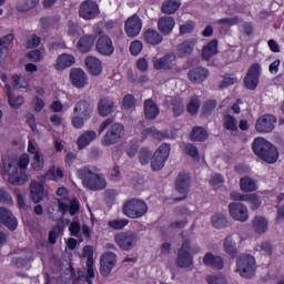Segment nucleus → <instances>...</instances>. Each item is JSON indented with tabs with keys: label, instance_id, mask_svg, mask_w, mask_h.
<instances>
[{
	"label": "nucleus",
	"instance_id": "9",
	"mask_svg": "<svg viewBox=\"0 0 284 284\" xmlns=\"http://www.w3.org/2000/svg\"><path fill=\"white\" fill-rule=\"evenodd\" d=\"M114 242L123 252H130L139 243V236L134 233L121 232L115 234Z\"/></svg>",
	"mask_w": 284,
	"mask_h": 284
},
{
	"label": "nucleus",
	"instance_id": "19",
	"mask_svg": "<svg viewBox=\"0 0 284 284\" xmlns=\"http://www.w3.org/2000/svg\"><path fill=\"white\" fill-rule=\"evenodd\" d=\"M70 81L74 88H85L88 85V75L83 69L73 68L70 71Z\"/></svg>",
	"mask_w": 284,
	"mask_h": 284
},
{
	"label": "nucleus",
	"instance_id": "12",
	"mask_svg": "<svg viewBox=\"0 0 284 284\" xmlns=\"http://www.w3.org/2000/svg\"><path fill=\"white\" fill-rule=\"evenodd\" d=\"M95 50L102 57H112L114 54V43L108 34L101 36L95 42Z\"/></svg>",
	"mask_w": 284,
	"mask_h": 284
},
{
	"label": "nucleus",
	"instance_id": "5",
	"mask_svg": "<svg viewBox=\"0 0 284 284\" xmlns=\"http://www.w3.org/2000/svg\"><path fill=\"white\" fill-rule=\"evenodd\" d=\"M122 213L128 219H142L148 214V203L141 199L133 197L123 203Z\"/></svg>",
	"mask_w": 284,
	"mask_h": 284
},
{
	"label": "nucleus",
	"instance_id": "17",
	"mask_svg": "<svg viewBox=\"0 0 284 284\" xmlns=\"http://www.w3.org/2000/svg\"><path fill=\"white\" fill-rule=\"evenodd\" d=\"M175 263L178 267H190V265H192V255L190 254V241L184 240V242L182 243Z\"/></svg>",
	"mask_w": 284,
	"mask_h": 284
},
{
	"label": "nucleus",
	"instance_id": "64",
	"mask_svg": "<svg viewBox=\"0 0 284 284\" xmlns=\"http://www.w3.org/2000/svg\"><path fill=\"white\" fill-rule=\"evenodd\" d=\"M8 103L10 105V108H21V105H23V103H26V100L23 99V95H18L14 98V95L12 98H10L8 100Z\"/></svg>",
	"mask_w": 284,
	"mask_h": 284
},
{
	"label": "nucleus",
	"instance_id": "55",
	"mask_svg": "<svg viewBox=\"0 0 284 284\" xmlns=\"http://www.w3.org/2000/svg\"><path fill=\"white\" fill-rule=\"evenodd\" d=\"M85 121H89V119L83 118L79 114H73L71 124L73 125V128H75V130H81V128H83V125H85Z\"/></svg>",
	"mask_w": 284,
	"mask_h": 284
},
{
	"label": "nucleus",
	"instance_id": "8",
	"mask_svg": "<svg viewBox=\"0 0 284 284\" xmlns=\"http://www.w3.org/2000/svg\"><path fill=\"white\" fill-rule=\"evenodd\" d=\"M101 14V10L99 9V3L93 0H84L80 3L79 7V17L84 19V21H92V19H97Z\"/></svg>",
	"mask_w": 284,
	"mask_h": 284
},
{
	"label": "nucleus",
	"instance_id": "45",
	"mask_svg": "<svg viewBox=\"0 0 284 284\" xmlns=\"http://www.w3.org/2000/svg\"><path fill=\"white\" fill-rule=\"evenodd\" d=\"M207 139V131L203 126H194L191 133V141H205Z\"/></svg>",
	"mask_w": 284,
	"mask_h": 284
},
{
	"label": "nucleus",
	"instance_id": "37",
	"mask_svg": "<svg viewBox=\"0 0 284 284\" xmlns=\"http://www.w3.org/2000/svg\"><path fill=\"white\" fill-rule=\"evenodd\" d=\"M175 190H178L180 194H187L190 190V175L180 173L176 179Z\"/></svg>",
	"mask_w": 284,
	"mask_h": 284
},
{
	"label": "nucleus",
	"instance_id": "31",
	"mask_svg": "<svg viewBox=\"0 0 284 284\" xmlns=\"http://www.w3.org/2000/svg\"><path fill=\"white\" fill-rule=\"evenodd\" d=\"M143 40L149 45H160V43H163V36L155 29H148L143 33Z\"/></svg>",
	"mask_w": 284,
	"mask_h": 284
},
{
	"label": "nucleus",
	"instance_id": "43",
	"mask_svg": "<svg viewBox=\"0 0 284 284\" xmlns=\"http://www.w3.org/2000/svg\"><path fill=\"white\" fill-rule=\"evenodd\" d=\"M44 179H47V181H61V179H63V170L59 166H51L45 173Z\"/></svg>",
	"mask_w": 284,
	"mask_h": 284
},
{
	"label": "nucleus",
	"instance_id": "38",
	"mask_svg": "<svg viewBox=\"0 0 284 284\" xmlns=\"http://www.w3.org/2000/svg\"><path fill=\"white\" fill-rule=\"evenodd\" d=\"M217 53H219V41L213 40L203 48L202 59H204V61H210L212 57H214V54H217Z\"/></svg>",
	"mask_w": 284,
	"mask_h": 284
},
{
	"label": "nucleus",
	"instance_id": "23",
	"mask_svg": "<svg viewBox=\"0 0 284 284\" xmlns=\"http://www.w3.org/2000/svg\"><path fill=\"white\" fill-rule=\"evenodd\" d=\"M84 63L88 72H90V74L93 77H99V74L103 72V64L101 63V60L94 55L87 57Z\"/></svg>",
	"mask_w": 284,
	"mask_h": 284
},
{
	"label": "nucleus",
	"instance_id": "53",
	"mask_svg": "<svg viewBox=\"0 0 284 284\" xmlns=\"http://www.w3.org/2000/svg\"><path fill=\"white\" fill-rule=\"evenodd\" d=\"M184 152L189 156H192L193 161H199V159H201V155L199 154V149L193 144H186L184 148Z\"/></svg>",
	"mask_w": 284,
	"mask_h": 284
},
{
	"label": "nucleus",
	"instance_id": "60",
	"mask_svg": "<svg viewBox=\"0 0 284 284\" xmlns=\"http://www.w3.org/2000/svg\"><path fill=\"white\" fill-rule=\"evenodd\" d=\"M128 223H130V221L125 219L113 220L109 222V227H111L112 230H123V227H125Z\"/></svg>",
	"mask_w": 284,
	"mask_h": 284
},
{
	"label": "nucleus",
	"instance_id": "30",
	"mask_svg": "<svg viewBox=\"0 0 284 284\" xmlns=\"http://www.w3.org/2000/svg\"><path fill=\"white\" fill-rule=\"evenodd\" d=\"M92 141H97V131H84L77 140L78 150H85Z\"/></svg>",
	"mask_w": 284,
	"mask_h": 284
},
{
	"label": "nucleus",
	"instance_id": "49",
	"mask_svg": "<svg viewBox=\"0 0 284 284\" xmlns=\"http://www.w3.org/2000/svg\"><path fill=\"white\" fill-rule=\"evenodd\" d=\"M12 41H14V36L12 33L0 38V54H8V47L6 45H10Z\"/></svg>",
	"mask_w": 284,
	"mask_h": 284
},
{
	"label": "nucleus",
	"instance_id": "35",
	"mask_svg": "<svg viewBox=\"0 0 284 284\" xmlns=\"http://www.w3.org/2000/svg\"><path fill=\"white\" fill-rule=\"evenodd\" d=\"M268 225L267 219L263 216H255L252 220V227L255 234H265L268 230Z\"/></svg>",
	"mask_w": 284,
	"mask_h": 284
},
{
	"label": "nucleus",
	"instance_id": "10",
	"mask_svg": "<svg viewBox=\"0 0 284 284\" xmlns=\"http://www.w3.org/2000/svg\"><path fill=\"white\" fill-rule=\"evenodd\" d=\"M229 214L233 221H239V223H246V221H250V211L247 210V206L241 202L230 203Z\"/></svg>",
	"mask_w": 284,
	"mask_h": 284
},
{
	"label": "nucleus",
	"instance_id": "44",
	"mask_svg": "<svg viewBox=\"0 0 284 284\" xmlns=\"http://www.w3.org/2000/svg\"><path fill=\"white\" fill-rule=\"evenodd\" d=\"M240 187L243 192H255L256 182L251 178H242L240 180Z\"/></svg>",
	"mask_w": 284,
	"mask_h": 284
},
{
	"label": "nucleus",
	"instance_id": "50",
	"mask_svg": "<svg viewBox=\"0 0 284 284\" xmlns=\"http://www.w3.org/2000/svg\"><path fill=\"white\" fill-rule=\"evenodd\" d=\"M199 108H201V102L199 101V98L196 95L192 97L186 110L189 114H197L199 113Z\"/></svg>",
	"mask_w": 284,
	"mask_h": 284
},
{
	"label": "nucleus",
	"instance_id": "3",
	"mask_svg": "<svg viewBox=\"0 0 284 284\" xmlns=\"http://www.w3.org/2000/svg\"><path fill=\"white\" fill-rule=\"evenodd\" d=\"M254 154L265 163H276L278 161V149L264 138H256L252 143Z\"/></svg>",
	"mask_w": 284,
	"mask_h": 284
},
{
	"label": "nucleus",
	"instance_id": "42",
	"mask_svg": "<svg viewBox=\"0 0 284 284\" xmlns=\"http://www.w3.org/2000/svg\"><path fill=\"white\" fill-rule=\"evenodd\" d=\"M211 223L215 230H223L224 227H227L229 223L227 217L223 214H215L211 219Z\"/></svg>",
	"mask_w": 284,
	"mask_h": 284
},
{
	"label": "nucleus",
	"instance_id": "25",
	"mask_svg": "<svg viewBox=\"0 0 284 284\" xmlns=\"http://www.w3.org/2000/svg\"><path fill=\"white\" fill-rule=\"evenodd\" d=\"M114 99L112 98H102L98 103V112L100 116H110L114 112Z\"/></svg>",
	"mask_w": 284,
	"mask_h": 284
},
{
	"label": "nucleus",
	"instance_id": "36",
	"mask_svg": "<svg viewBox=\"0 0 284 284\" xmlns=\"http://www.w3.org/2000/svg\"><path fill=\"white\" fill-rule=\"evenodd\" d=\"M223 251L225 254H229V256H236V254H239V248L236 247V240L234 239V235H227L223 240Z\"/></svg>",
	"mask_w": 284,
	"mask_h": 284
},
{
	"label": "nucleus",
	"instance_id": "48",
	"mask_svg": "<svg viewBox=\"0 0 284 284\" xmlns=\"http://www.w3.org/2000/svg\"><path fill=\"white\" fill-rule=\"evenodd\" d=\"M223 125L225 130H230L231 132H236V130H239V122L230 114L224 116Z\"/></svg>",
	"mask_w": 284,
	"mask_h": 284
},
{
	"label": "nucleus",
	"instance_id": "39",
	"mask_svg": "<svg viewBox=\"0 0 284 284\" xmlns=\"http://www.w3.org/2000/svg\"><path fill=\"white\" fill-rule=\"evenodd\" d=\"M181 8V0H169L162 3L163 14H174Z\"/></svg>",
	"mask_w": 284,
	"mask_h": 284
},
{
	"label": "nucleus",
	"instance_id": "15",
	"mask_svg": "<svg viewBox=\"0 0 284 284\" xmlns=\"http://www.w3.org/2000/svg\"><path fill=\"white\" fill-rule=\"evenodd\" d=\"M116 265V254L106 252L100 258V274L101 276H110L112 270Z\"/></svg>",
	"mask_w": 284,
	"mask_h": 284
},
{
	"label": "nucleus",
	"instance_id": "63",
	"mask_svg": "<svg viewBox=\"0 0 284 284\" xmlns=\"http://www.w3.org/2000/svg\"><path fill=\"white\" fill-rule=\"evenodd\" d=\"M143 50V42L140 40H134L130 45V52L133 54V57H136L138 54H141Z\"/></svg>",
	"mask_w": 284,
	"mask_h": 284
},
{
	"label": "nucleus",
	"instance_id": "13",
	"mask_svg": "<svg viewBox=\"0 0 284 284\" xmlns=\"http://www.w3.org/2000/svg\"><path fill=\"white\" fill-rule=\"evenodd\" d=\"M261 77V64L253 63L244 78V85L247 90H256Z\"/></svg>",
	"mask_w": 284,
	"mask_h": 284
},
{
	"label": "nucleus",
	"instance_id": "58",
	"mask_svg": "<svg viewBox=\"0 0 284 284\" xmlns=\"http://www.w3.org/2000/svg\"><path fill=\"white\" fill-rule=\"evenodd\" d=\"M195 24L192 20L186 21L180 26V34H192L194 32Z\"/></svg>",
	"mask_w": 284,
	"mask_h": 284
},
{
	"label": "nucleus",
	"instance_id": "14",
	"mask_svg": "<svg viewBox=\"0 0 284 284\" xmlns=\"http://www.w3.org/2000/svg\"><path fill=\"white\" fill-rule=\"evenodd\" d=\"M276 116L272 114H264L257 119L255 123V130L261 134H268V132H272L274 130V124L276 123Z\"/></svg>",
	"mask_w": 284,
	"mask_h": 284
},
{
	"label": "nucleus",
	"instance_id": "7",
	"mask_svg": "<svg viewBox=\"0 0 284 284\" xmlns=\"http://www.w3.org/2000/svg\"><path fill=\"white\" fill-rule=\"evenodd\" d=\"M170 159V144L163 143L160 148L154 152L153 158L151 159V168L154 172H159L163 170L165 166V161Z\"/></svg>",
	"mask_w": 284,
	"mask_h": 284
},
{
	"label": "nucleus",
	"instance_id": "20",
	"mask_svg": "<svg viewBox=\"0 0 284 284\" xmlns=\"http://www.w3.org/2000/svg\"><path fill=\"white\" fill-rule=\"evenodd\" d=\"M94 108L92 103L88 100H80L73 109V114H78L79 116H83V119H92V112Z\"/></svg>",
	"mask_w": 284,
	"mask_h": 284
},
{
	"label": "nucleus",
	"instance_id": "21",
	"mask_svg": "<svg viewBox=\"0 0 284 284\" xmlns=\"http://www.w3.org/2000/svg\"><path fill=\"white\" fill-rule=\"evenodd\" d=\"M174 61H176V57L173 54L153 58V68L154 70H172L174 68Z\"/></svg>",
	"mask_w": 284,
	"mask_h": 284
},
{
	"label": "nucleus",
	"instance_id": "22",
	"mask_svg": "<svg viewBox=\"0 0 284 284\" xmlns=\"http://www.w3.org/2000/svg\"><path fill=\"white\" fill-rule=\"evenodd\" d=\"M202 263L212 270H223V267H225V262L221 255H214L213 253H206L203 256Z\"/></svg>",
	"mask_w": 284,
	"mask_h": 284
},
{
	"label": "nucleus",
	"instance_id": "41",
	"mask_svg": "<svg viewBox=\"0 0 284 284\" xmlns=\"http://www.w3.org/2000/svg\"><path fill=\"white\" fill-rule=\"evenodd\" d=\"M142 136H152L153 139H156L158 141H163L168 135L165 133L159 131L155 126L146 128L142 131Z\"/></svg>",
	"mask_w": 284,
	"mask_h": 284
},
{
	"label": "nucleus",
	"instance_id": "11",
	"mask_svg": "<svg viewBox=\"0 0 284 284\" xmlns=\"http://www.w3.org/2000/svg\"><path fill=\"white\" fill-rule=\"evenodd\" d=\"M141 30H143V20L141 17H139V14L134 13L125 20L124 31L130 39L139 37V34H141Z\"/></svg>",
	"mask_w": 284,
	"mask_h": 284
},
{
	"label": "nucleus",
	"instance_id": "28",
	"mask_svg": "<svg viewBox=\"0 0 284 284\" xmlns=\"http://www.w3.org/2000/svg\"><path fill=\"white\" fill-rule=\"evenodd\" d=\"M94 41H97V37H94L93 34L83 36L79 39L77 48L82 54H85L90 52V50H92Z\"/></svg>",
	"mask_w": 284,
	"mask_h": 284
},
{
	"label": "nucleus",
	"instance_id": "24",
	"mask_svg": "<svg viewBox=\"0 0 284 284\" xmlns=\"http://www.w3.org/2000/svg\"><path fill=\"white\" fill-rule=\"evenodd\" d=\"M233 201H248L251 210H258L261 207V200L255 194H241L233 192L231 193Z\"/></svg>",
	"mask_w": 284,
	"mask_h": 284
},
{
	"label": "nucleus",
	"instance_id": "34",
	"mask_svg": "<svg viewBox=\"0 0 284 284\" xmlns=\"http://www.w3.org/2000/svg\"><path fill=\"white\" fill-rule=\"evenodd\" d=\"M159 105L152 99L144 101V114L149 121H154L159 116Z\"/></svg>",
	"mask_w": 284,
	"mask_h": 284
},
{
	"label": "nucleus",
	"instance_id": "1",
	"mask_svg": "<svg viewBox=\"0 0 284 284\" xmlns=\"http://www.w3.org/2000/svg\"><path fill=\"white\" fill-rule=\"evenodd\" d=\"M77 175L81 179L83 187L91 192H99L108 187L105 175L101 173V169L98 166H83L77 171Z\"/></svg>",
	"mask_w": 284,
	"mask_h": 284
},
{
	"label": "nucleus",
	"instance_id": "6",
	"mask_svg": "<svg viewBox=\"0 0 284 284\" xmlns=\"http://www.w3.org/2000/svg\"><path fill=\"white\" fill-rule=\"evenodd\" d=\"M237 267L235 272L242 276V278H252L256 274V260L252 255L242 254L237 258Z\"/></svg>",
	"mask_w": 284,
	"mask_h": 284
},
{
	"label": "nucleus",
	"instance_id": "16",
	"mask_svg": "<svg viewBox=\"0 0 284 284\" xmlns=\"http://www.w3.org/2000/svg\"><path fill=\"white\" fill-rule=\"evenodd\" d=\"M0 223L10 230V232H14L19 227V221L12 214V211L6 206L0 207Z\"/></svg>",
	"mask_w": 284,
	"mask_h": 284
},
{
	"label": "nucleus",
	"instance_id": "56",
	"mask_svg": "<svg viewBox=\"0 0 284 284\" xmlns=\"http://www.w3.org/2000/svg\"><path fill=\"white\" fill-rule=\"evenodd\" d=\"M206 283L207 284H230V282H227V278H225V276L223 275H209L206 277Z\"/></svg>",
	"mask_w": 284,
	"mask_h": 284
},
{
	"label": "nucleus",
	"instance_id": "4",
	"mask_svg": "<svg viewBox=\"0 0 284 284\" xmlns=\"http://www.w3.org/2000/svg\"><path fill=\"white\" fill-rule=\"evenodd\" d=\"M3 171L9 174L8 181L11 185H24L28 183V173L19 169V164L16 160H3Z\"/></svg>",
	"mask_w": 284,
	"mask_h": 284
},
{
	"label": "nucleus",
	"instance_id": "61",
	"mask_svg": "<svg viewBox=\"0 0 284 284\" xmlns=\"http://www.w3.org/2000/svg\"><path fill=\"white\" fill-rule=\"evenodd\" d=\"M216 108V100H209L204 103L202 112L205 116H210L212 111Z\"/></svg>",
	"mask_w": 284,
	"mask_h": 284
},
{
	"label": "nucleus",
	"instance_id": "62",
	"mask_svg": "<svg viewBox=\"0 0 284 284\" xmlns=\"http://www.w3.org/2000/svg\"><path fill=\"white\" fill-rule=\"evenodd\" d=\"M60 234H61V225L53 226V229L49 233V243H51V245H54Z\"/></svg>",
	"mask_w": 284,
	"mask_h": 284
},
{
	"label": "nucleus",
	"instance_id": "51",
	"mask_svg": "<svg viewBox=\"0 0 284 284\" xmlns=\"http://www.w3.org/2000/svg\"><path fill=\"white\" fill-rule=\"evenodd\" d=\"M43 165H44L43 156L39 153H36L31 163L32 170H34L36 172H41V170H43Z\"/></svg>",
	"mask_w": 284,
	"mask_h": 284
},
{
	"label": "nucleus",
	"instance_id": "33",
	"mask_svg": "<svg viewBox=\"0 0 284 284\" xmlns=\"http://www.w3.org/2000/svg\"><path fill=\"white\" fill-rule=\"evenodd\" d=\"M30 193L33 203H41V201H43V196L45 195L43 184L32 181L30 184Z\"/></svg>",
	"mask_w": 284,
	"mask_h": 284
},
{
	"label": "nucleus",
	"instance_id": "27",
	"mask_svg": "<svg viewBox=\"0 0 284 284\" xmlns=\"http://www.w3.org/2000/svg\"><path fill=\"white\" fill-rule=\"evenodd\" d=\"M187 77L192 83H203L210 77V71L205 68H195L189 71Z\"/></svg>",
	"mask_w": 284,
	"mask_h": 284
},
{
	"label": "nucleus",
	"instance_id": "40",
	"mask_svg": "<svg viewBox=\"0 0 284 284\" xmlns=\"http://www.w3.org/2000/svg\"><path fill=\"white\" fill-rule=\"evenodd\" d=\"M242 19L236 16L233 18H223L217 20V24L220 26V30H230L232 26H237V23H241Z\"/></svg>",
	"mask_w": 284,
	"mask_h": 284
},
{
	"label": "nucleus",
	"instance_id": "52",
	"mask_svg": "<svg viewBox=\"0 0 284 284\" xmlns=\"http://www.w3.org/2000/svg\"><path fill=\"white\" fill-rule=\"evenodd\" d=\"M0 203H2V205H14L12 195H10V192L6 191V189H0Z\"/></svg>",
	"mask_w": 284,
	"mask_h": 284
},
{
	"label": "nucleus",
	"instance_id": "29",
	"mask_svg": "<svg viewBox=\"0 0 284 284\" xmlns=\"http://www.w3.org/2000/svg\"><path fill=\"white\" fill-rule=\"evenodd\" d=\"M39 6V0H14V8L20 14H26Z\"/></svg>",
	"mask_w": 284,
	"mask_h": 284
},
{
	"label": "nucleus",
	"instance_id": "46",
	"mask_svg": "<svg viewBox=\"0 0 284 284\" xmlns=\"http://www.w3.org/2000/svg\"><path fill=\"white\" fill-rule=\"evenodd\" d=\"M171 105L174 116H181V114L185 112V105L183 104V99L181 98L173 99Z\"/></svg>",
	"mask_w": 284,
	"mask_h": 284
},
{
	"label": "nucleus",
	"instance_id": "47",
	"mask_svg": "<svg viewBox=\"0 0 284 284\" xmlns=\"http://www.w3.org/2000/svg\"><path fill=\"white\" fill-rule=\"evenodd\" d=\"M256 252H261L265 256H272V253L274 252V246H272L271 242H261L255 247Z\"/></svg>",
	"mask_w": 284,
	"mask_h": 284
},
{
	"label": "nucleus",
	"instance_id": "57",
	"mask_svg": "<svg viewBox=\"0 0 284 284\" xmlns=\"http://www.w3.org/2000/svg\"><path fill=\"white\" fill-rule=\"evenodd\" d=\"M150 159H152V152L148 149H142L139 153V161L141 165H148L150 163Z\"/></svg>",
	"mask_w": 284,
	"mask_h": 284
},
{
	"label": "nucleus",
	"instance_id": "54",
	"mask_svg": "<svg viewBox=\"0 0 284 284\" xmlns=\"http://www.w3.org/2000/svg\"><path fill=\"white\" fill-rule=\"evenodd\" d=\"M18 164V170L21 172H26L28 170V166L30 165V155L28 154H22L19 158V161L17 162Z\"/></svg>",
	"mask_w": 284,
	"mask_h": 284
},
{
	"label": "nucleus",
	"instance_id": "26",
	"mask_svg": "<svg viewBox=\"0 0 284 284\" xmlns=\"http://www.w3.org/2000/svg\"><path fill=\"white\" fill-rule=\"evenodd\" d=\"M77 63V58L72 54L63 53L58 57L54 68L58 72L65 70V68H72Z\"/></svg>",
	"mask_w": 284,
	"mask_h": 284
},
{
	"label": "nucleus",
	"instance_id": "2",
	"mask_svg": "<svg viewBox=\"0 0 284 284\" xmlns=\"http://www.w3.org/2000/svg\"><path fill=\"white\" fill-rule=\"evenodd\" d=\"M98 132L99 134H103V132H105L101 140V144L105 148H110V145H116V143H120L123 136H125V126L121 123H114V120L109 118L100 124Z\"/></svg>",
	"mask_w": 284,
	"mask_h": 284
},
{
	"label": "nucleus",
	"instance_id": "18",
	"mask_svg": "<svg viewBox=\"0 0 284 284\" xmlns=\"http://www.w3.org/2000/svg\"><path fill=\"white\" fill-rule=\"evenodd\" d=\"M176 26V20L172 16H163L158 20V30L164 37L172 34L174 27Z\"/></svg>",
	"mask_w": 284,
	"mask_h": 284
},
{
	"label": "nucleus",
	"instance_id": "59",
	"mask_svg": "<svg viewBox=\"0 0 284 284\" xmlns=\"http://www.w3.org/2000/svg\"><path fill=\"white\" fill-rule=\"evenodd\" d=\"M122 105L125 110H130L136 105V99L133 94H126L122 100Z\"/></svg>",
	"mask_w": 284,
	"mask_h": 284
},
{
	"label": "nucleus",
	"instance_id": "32",
	"mask_svg": "<svg viewBox=\"0 0 284 284\" xmlns=\"http://www.w3.org/2000/svg\"><path fill=\"white\" fill-rule=\"evenodd\" d=\"M194 45H196V40H185L178 45V55L181 59H185V57H190L192 52H194Z\"/></svg>",
	"mask_w": 284,
	"mask_h": 284
}]
</instances>
